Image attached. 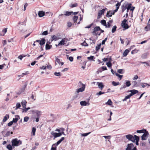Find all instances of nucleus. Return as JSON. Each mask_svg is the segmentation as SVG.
I'll return each mask as SVG.
<instances>
[{
	"label": "nucleus",
	"mask_w": 150,
	"mask_h": 150,
	"mask_svg": "<svg viewBox=\"0 0 150 150\" xmlns=\"http://www.w3.org/2000/svg\"><path fill=\"white\" fill-rule=\"evenodd\" d=\"M16 117H17L15 118H13V119L12 122H13V123H16L18 120V119L20 118L19 116L18 115H16L15 116Z\"/></svg>",
	"instance_id": "16"
},
{
	"label": "nucleus",
	"mask_w": 150,
	"mask_h": 150,
	"mask_svg": "<svg viewBox=\"0 0 150 150\" xmlns=\"http://www.w3.org/2000/svg\"><path fill=\"white\" fill-rule=\"evenodd\" d=\"M106 65L109 67H111L112 65L111 62L110 61H109L107 63Z\"/></svg>",
	"instance_id": "45"
},
{
	"label": "nucleus",
	"mask_w": 150,
	"mask_h": 150,
	"mask_svg": "<svg viewBox=\"0 0 150 150\" xmlns=\"http://www.w3.org/2000/svg\"><path fill=\"white\" fill-rule=\"evenodd\" d=\"M134 137L135 138H134L135 142L136 141V144L137 145H139V137L136 135H134Z\"/></svg>",
	"instance_id": "13"
},
{
	"label": "nucleus",
	"mask_w": 150,
	"mask_h": 150,
	"mask_svg": "<svg viewBox=\"0 0 150 150\" xmlns=\"http://www.w3.org/2000/svg\"><path fill=\"white\" fill-rule=\"evenodd\" d=\"M131 83H130V81H126V82L125 83V85L126 87H129L130 86Z\"/></svg>",
	"instance_id": "32"
},
{
	"label": "nucleus",
	"mask_w": 150,
	"mask_h": 150,
	"mask_svg": "<svg viewBox=\"0 0 150 150\" xmlns=\"http://www.w3.org/2000/svg\"><path fill=\"white\" fill-rule=\"evenodd\" d=\"M117 27L116 25L114 26L112 29V32L114 33L116 30Z\"/></svg>",
	"instance_id": "38"
},
{
	"label": "nucleus",
	"mask_w": 150,
	"mask_h": 150,
	"mask_svg": "<svg viewBox=\"0 0 150 150\" xmlns=\"http://www.w3.org/2000/svg\"><path fill=\"white\" fill-rule=\"evenodd\" d=\"M101 44H100L99 45H98L97 46H96V51H98L100 49V46H101Z\"/></svg>",
	"instance_id": "42"
},
{
	"label": "nucleus",
	"mask_w": 150,
	"mask_h": 150,
	"mask_svg": "<svg viewBox=\"0 0 150 150\" xmlns=\"http://www.w3.org/2000/svg\"><path fill=\"white\" fill-rule=\"evenodd\" d=\"M78 18V16H74L73 17V20L74 23L76 22V21Z\"/></svg>",
	"instance_id": "35"
},
{
	"label": "nucleus",
	"mask_w": 150,
	"mask_h": 150,
	"mask_svg": "<svg viewBox=\"0 0 150 150\" xmlns=\"http://www.w3.org/2000/svg\"><path fill=\"white\" fill-rule=\"evenodd\" d=\"M115 73L116 76H118L119 78H120V80H121L123 76V75L119 74L117 73Z\"/></svg>",
	"instance_id": "44"
},
{
	"label": "nucleus",
	"mask_w": 150,
	"mask_h": 150,
	"mask_svg": "<svg viewBox=\"0 0 150 150\" xmlns=\"http://www.w3.org/2000/svg\"><path fill=\"white\" fill-rule=\"evenodd\" d=\"M94 57V56H91L90 57H87V59L89 60H92L93 59Z\"/></svg>",
	"instance_id": "60"
},
{
	"label": "nucleus",
	"mask_w": 150,
	"mask_h": 150,
	"mask_svg": "<svg viewBox=\"0 0 150 150\" xmlns=\"http://www.w3.org/2000/svg\"><path fill=\"white\" fill-rule=\"evenodd\" d=\"M54 74L57 76H61V73L60 72H55L54 73Z\"/></svg>",
	"instance_id": "54"
},
{
	"label": "nucleus",
	"mask_w": 150,
	"mask_h": 150,
	"mask_svg": "<svg viewBox=\"0 0 150 150\" xmlns=\"http://www.w3.org/2000/svg\"><path fill=\"white\" fill-rule=\"evenodd\" d=\"M78 85L79 87H81L83 85H85L83 84L81 81H79V83H78Z\"/></svg>",
	"instance_id": "57"
},
{
	"label": "nucleus",
	"mask_w": 150,
	"mask_h": 150,
	"mask_svg": "<svg viewBox=\"0 0 150 150\" xmlns=\"http://www.w3.org/2000/svg\"><path fill=\"white\" fill-rule=\"evenodd\" d=\"M132 96L130 94L129 95H127V96H125V98L123 100V101H125L127 99L131 97Z\"/></svg>",
	"instance_id": "36"
},
{
	"label": "nucleus",
	"mask_w": 150,
	"mask_h": 150,
	"mask_svg": "<svg viewBox=\"0 0 150 150\" xmlns=\"http://www.w3.org/2000/svg\"><path fill=\"white\" fill-rule=\"evenodd\" d=\"M57 37L56 36H55V35H53L52 36V41L53 40H54L56 41L57 40Z\"/></svg>",
	"instance_id": "33"
},
{
	"label": "nucleus",
	"mask_w": 150,
	"mask_h": 150,
	"mask_svg": "<svg viewBox=\"0 0 150 150\" xmlns=\"http://www.w3.org/2000/svg\"><path fill=\"white\" fill-rule=\"evenodd\" d=\"M13 122L12 121L8 123V126H10L12 125L13 124Z\"/></svg>",
	"instance_id": "64"
},
{
	"label": "nucleus",
	"mask_w": 150,
	"mask_h": 150,
	"mask_svg": "<svg viewBox=\"0 0 150 150\" xmlns=\"http://www.w3.org/2000/svg\"><path fill=\"white\" fill-rule=\"evenodd\" d=\"M149 23H148V25L144 28L145 30L146 31H148L150 30V24H149Z\"/></svg>",
	"instance_id": "23"
},
{
	"label": "nucleus",
	"mask_w": 150,
	"mask_h": 150,
	"mask_svg": "<svg viewBox=\"0 0 150 150\" xmlns=\"http://www.w3.org/2000/svg\"><path fill=\"white\" fill-rule=\"evenodd\" d=\"M123 70V69H119L117 70V72L120 74H122L123 73L122 72Z\"/></svg>",
	"instance_id": "58"
},
{
	"label": "nucleus",
	"mask_w": 150,
	"mask_h": 150,
	"mask_svg": "<svg viewBox=\"0 0 150 150\" xmlns=\"http://www.w3.org/2000/svg\"><path fill=\"white\" fill-rule=\"evenodd\" d=\"M48 34V32L47 31H44L42 33V35H46Z\"/></svg>",
	"instance_id": "59"
},
{
	"label": "nucleus",
	"mask_w": 150,
	"mask_h": 150,
	"mask_svg": "<svg viewBox=\"0 0 150 150\" xmlns=\"http://www.w3.org/2000/svg\"><path fill=\"white\" fill-rule=\"evenodd\" d=\"M129 92L131 93H130L131 95L132 96L134 94L138 93V91L136 90L133 89L130 90Z\"/></svg>",
	"instance_id": "12"
},
{
	"label": "nucleus",
	"mask_w": 150,
	"mask_h": 150,
	"mask_svg": "<svg viewBox=\"0 0 150 150\" xmlns=\"http://www.w3.org/2000/svg\"><path fill=\"white\" fill-rule=\"evenodd\" d=\"M51 134L54 137V139L61 136V133L60 132L56 133L54 131L52 132Z\"/></svg>",
	"instance_id": "4"
},
{
	"label": "nucleus",
	"mask_w": 150,
	"mask_h": 150,
	"mask_svg": "<svg viewBox=\"0 0 150 150\" xmlns=\"http://www.w3.org/2000/svg\"><path fill=\"white\" fill-rule=\"evenodd\" d=\"M112 14H111V13H110L108 11L107 13L106 16L107 17L109 18L112 16Z\"/></svg>",
	"instance_id": "51"
},
{
	"label": "nucleus",
	"mask_w": 150,
	"mask_h": 150,
	"mask_svg": "<svg viewBox=\"0 0 150 150\" xmlns=\"http://www.w3.org/2000/svg\"><path fill=\"white\" fill-rule=\"evenodd\" d=\"M143 134L142 136V139L143 140H146V137L149 135L148 132L146 130V132H145Z\"/></svg>",
	"instance_id": "5"
},
{
	"label": "nucleus",
	"mask_w": 150,
	"mask_h": 150,
	"mask_svg": "<svg viewBox=\"0 0 150 150\" xmlns=\"http://www.w3.org/2000/svg\"><path fill=\"white\" fill-rule=\"evenodd\" d=\"M50 44V42H47L45 45V49L46 50H49L51 49L52 47V45H50L49 44Z\"/></svg>",
	"instance_id": "10"
},
{
	"label": "nucleus",
	"mask_w": 150,
	"mask_h": 150,
	"mask_svg": "<svg viewBox=\"0 0 150 150\" xmlns=\"http://www.w3.org/2000/svg\"><path fill=\"white\" fill-rule=\"evenodd\" d=\"M7 28H5L2 30V32L4 33L3 35V36H4L5 34L6 33L7 31Z\"/></svg>",
	"instance_id": "55"
},
{
	"label": "nucleus",
	"mask_w": 150,
	"mask_h": 150,
	"mask_svg": "<svg viewBox=\"0 0 150 150\" xmlns=\"http://www.w3.org/2000/svg\"><path fill=\"white\" fill-rule=\"evenodd\" d=\"M6 148L9 150H12V146L10 144H8Z\"/></svg>",
	"instance_id": "39"
},
{
	"label": "nucleus",
	"mask_w": 150,
	"mask_h": 150,
	"mask_svg": "<svg viewBox=\"0 0 150 150\" xmlns=\"http://www.w3.org/2000/svg\"><path fill=\"white\" fill-rule=\"evenodd\" d=\"M61 132H60V133H61V135L62 134H63L64 135H65V134L64 133V131L65 130V129L63 128H61Z\"/></svg>",
	"instance_id": "41"
},
{
	"label": "nucleus",
	"mask_w": 150,
	"mask_h": 150,
	"mask_svg": "<svg viewBox=\"0 0 150 150\" xmlns=\"http://www.w3.org/2000/svg\"><path fill=\"white\" fill-rule=\"evenodd\" d=\"M107 40V38H105V39L103 40L102 42V45H104L105 44V41Z\"/></svg>",
	"instance_id": "61"
},
{
	"label": "nucleus",
	"mask_w": 150,
	"mask_h": 150,
	"mask_svg": "<svg viewBox=\"0 0 150 150\" xmlns=\"http://www.w3.org/2000/svg\"><path fill=\"white\" fill-rule=\"evenodd\" d=\"M57 146L56 144H54L52 146L51 150H56Z\"/></svg>",
	"instance_id": "27"
},
{
	"label": "nucleus",
	"mask_w": 150,
	"mask_h": 150,
	"mask_svg": "<svg viewBox=\"0 0 150 150\" xmlns=\"http://www.w3.org/2000/svg\"><path fill=\"white\" fill-rule=\"evenodd\" d=\"M13 133V132H10V131H8L5 135H3V136L4 137H6L9 136L11 134H12Z\"/></svg>",
	"instance_id": "18"
},
{
	"label": "nucleus",
	"mask_w": 150,
	"mask_h": 150,
	"mask_svg": "<svg viewBox=\"0 0 150 150\" xmlns=\"http://www.w3.org/2000/svg\"><path fill=\"white\" fill-rule=\"evenodd\" d=\"M112 84L114 86H115L119 85L120 84L119 82H116L114 81H113L112 82Z\"/></svg>",
	"instance_id": "29"
},
{
	"label": "nucleus",
	"mask_w": 150,
	"mask_h": 150,
	"mask_svg": "<svg viewBox=\"0 0 150 150\" xmlns=\"http://www.w3.org/2000/svg\"><path fill=\"white\" fill-rule=\"evenodd\" d=\"M85 85H83L81 87L78 89L76 90V91L75 92V94H76L75 97H74V98H77L78 96V93L80 92L83 91L85 89Z\"/></svg>",
	"instance_id": "2"
},
{
	"label": "nucleus",
	"mask_w": 150,
	"mask_h": 150,
	"mask_svg": "<svg viewBox=\"0 0 150 150\" xmlns=\"http://www.w3.org/2000/svg\"><path fill=\"white\" fill-rule=\"evenodd\" d=\"M64 137H62L60 139H59V141H58L57 143H56L57 146L62 141L64 140Z\"/></svg>",
	"instance_id": "20"
},
{
	"label": "nucleus",
	"mask_w": 150,
	"mask_h": 150,
	"mask_svg": "<svg viewBox=\"0 0 150 150\" xmlns=\"http://www.w3.org/2000/svg\"><path fill=\"white\" fill-rule=\"evenodd\" d=\"M105 9H103L102 10H100L98 14V18H100L101 16V15L103 14L105 12Z\"/></svg>",
	"instance_id": "6"
},
{
	"label": "nucleus",
	"mask_w": 150,
	"mask_h": 150,
	"mask_svg": "<svg viewBox=\"0 0 150 150\" xmlns=\"http://www.w3.org/2000/svg\"><path fill=\"white\" fill-rule=\"evenodd\" d=\"M145 83H141V86H142V87L143 88H145L146 86V84H145Z\"/></svg>",
	"instance_id": "62"
},
{
	"label": "nucleus",
	"mask_w": 150,
	"mask_h": 150,
	"mask_svg": "<svg viewBox=\"0 0 150 150\" xmlns=\"http://www.w3.org/2000/svg\"><path fill=\"white\" fill-rule=\"evenodd\" d=\"M38 15L40 17H42L45 15V13L42 11H40L38 12Z\"/></svg>",
	"instance_id": "15"
},
{
	"label": "nucleus",
	"mask_w": 150,
	"mask_h": 150,
	"mask_svg": "<svg viewBox=\"0 0 150 150\" xmlns=\"http://www.w3.org/2000/svg\"><path fill=\"white\" fill-rule=\"evenodd\" d=\"M29 119V117L28 116L25 117L24 118V121L25 122H27Z\"/></svg>",
	"instance_id": "50"
},
{
	"label": "nucleus",
	"mask_w": 150,
	"mask_h": 150,
	"mask_svg": "<svg viewBox=\"0 0 150 150\" xmlns=\"http://www.w3.org/2000/svg\"><path fill=\"white\" fill-rule=\"evenodd\" d=\"M72 13V11L69 12L67 11L65 12L64 14L66 16H69L71 15Z\"/></svg>",
	"instance_id": "22"
},
{
	"label": "nucleus",
	"mask_w": 150,
	"mask_h": 150,
	"mask_svg": "<svg viewBox=\"0 0 150 150\" xmlns=\"http://www.w3.org/2000/svg\"><path fill=\"white\" fill-rule=\"evenodd\" d=\"M101 24L104 26H106V23L105 20H102L101 21Z\"/></svg>",
	"instance_id": "31"
},
{
	"label": "nucleus",
	"mask_w": 150,
	"mask_h": 150,
	"mask_svg": "<svg viewBox=\"0 0 150 150\" xmlns=\"http://www.w3.org/2000/svg\"><path fill=\"white\" fill-rule=\"evenodd\" d=\"M101 30V28L99 26H96L93 29V30H95L96 31H99Z\"/></svg>",
	"instance_id": "40"
},
{
	"label": "nucleus",
	"mask_w": 150,
	"mask_h": 150,
	"mask_svg": "<svg viewBox=\"0 0 150 150\" xmlns=\"http://www.w3.org/2000/svg\"><path fill=\"white\" fill-rule=\"evenodd\" d=\"M129 51L128 50H126L123 54V57H126L128 54Z\"/></svg>",
	"instance_id": "24"
},
{
	"label": "nucleus",
	"mask_w": 150,
	"mask_h": 150,
	"mask_svg": "<svg viewBox=\"0 0 150 150\" xmlns=\"http://www.w3.org/2000/svg\"><path fill=\"white\" fill-rule=\"evenodd\" d=\"M45 41H46L45 38H42L41 40H40L39 44L41 46H42L45 43Z\"/></svg>",
	"instance_id": "17"
},
{
	"label": "nucleus",
	"mask_w": 150,
	"mask_h": 150,
	"mask_svg": "<svg viewBox=\"0 0 150 150\" xmlns=\"http://www.w3.org/2000/svg\"><path fill=\"white\" fill-rule=\"evenodd\" d=\"M36 129L35 127H33L32 128V132L33 133V135H35V133L36 131Z\"/></svg>",
	"instance_id": "43"
},
{
	"label": "nucleus",
	"mask_w": 150,
	"mask_h": 150,
	"mask_svg": "<svg viewBox=\"0 0 150 150\" xmlns=\"http://www.w3.org/2000/svg\"><path fill=\"white\" fill-rule=\"evenodd\" d=\"M105 93L104 92H102L101 91H99V92L97 93L96 94V95L97 96H99L102 95V94H104Z\"/></svg>",
	"instance_id": "46"
},
{
	"label": "nucleus",
	"mask_w": 150,
	"mask_h": 150,
	"mask_svg": "<svg viewBox=\"0 0 150 150\" xmlns=\"http://www.w3.org/2000/svg\"><path fill=\"white\" fill-rule=\"evenodd\" d=\"M65 38L62 39V40L59 43L58 45H64L65 44Z\"/></svg>",
	"instance_id": "25"
},
{
	"label": "nucleus",
	"mask_w": 150,
	"mask_h": 150,
	"mask_svg": "<svg viewBox=\"0 0 150 150\" xmlns=\"http://www.w3.org/2000/svg\"><path fill=\"white\" fill-rule=\"evenodd\" d=\"M126 138L129 140L133 142H135L134 135V136L130 134H129L125 135Z\"/></svg>",
	"instance_id": "3"
},
{
	"label": "nucleus",
	"mask_w": 150,
	"mask_h": 150,
	"mask_svg": "<svg viewBox=\"0 0 150 150\" xmlns=\"http://www.w3.org/2000/svg\"><path fill=\"white\" fill-rule=\"evenodd\" d=\"M91 133V132H89L88 133H86L81 134V136H82L85 137V136H87L90 133Z\"/></svg>",
	"instance_id": "49"
},
{
	"label": "nucleus",
	"mask_w": 150,
	"mask_h": 150,
	"mask_svg": "<svg viewBox=\"0 0 150 150\" xmlns=\"http://www.w3.org/2000/svg\"><path fill=\"white\" fill-rule=\"evenodd\" d=\"M78 4L77 3H75L73 4H72L71 5L70 7L71 8H73L74 7H76L77 6Z\"/></svg>",
	"instance_id": "56"
},
{
	"label": "nucleus",
	"mask_w": 150,
	"mask_h": 150,
	"mask_svg": "<svg viewBox=\"0 0 150 150\" xmlns=\"http://www.w3.org/2000/svg\"><path fill=\"white\" fill-rule=\"evenodd\" d=\"M146 130L145 129L140 130H137V132L139 133H144L145 132H146Z\"/></svg>",
	"instance_id": "30"
},
{
	"label": "nucleus",
	"mask_w": 150,
	"mask_h": 150,
	"mask_svg": "<svg viewBox=\"0 0 150 150\" xmlns=\"http://www.w3.org/2000/svg\"><path fill=\"white\" fill-rule=\"evenodd\" d=\"M21 106V104L20 103H17L16 104V108L15 109L16 110L18 108H19Z\"/></svg>",
	"instance_id": "53"
},
{
	"label": "nucleus",
	"mask_w": 150,
	"mask_h": 150,
	"mask_svg": "<svg viewBox=\"0 0 150 150\" xmlns=\"http://www.w3.org/2000/svg\"><path fill=\"white\" fill-rule=\"evenodd\" d=\"M112 102L110 99H109L108 101L106 103V104L109 105H111L112 104Z\"/></svg>",
	"instance_id": "34"
},
{
	"label": "nucleus",
	"mask_w": 150,
	"mask_h": 150,
	"mask_svg": "<svg viewBox=\"0 0 150 150\" xmlns=\"http://www.w3.org/2000/svg\"><path fill=\"white\" fill-rule=\"evenodd\" d=\"M9 118V115L8 114H6L5 117H4L2 122H1V123H2V122H4L6 121Z\"/></svg>",
	"instance_id": "14"
},
{
	"label": "nucleus",
	"mask_w": 150,
	"mask_h": 150,
	"mask_svg": "<svg viewBox=\"0 0 150 150\" xmlns=\"http://www.w3.org/2000/svg\"><path fill=\"white\" fill-rule=\"evenodd\" d=\"M127 5L125 6L124 5H123L122 7V12H123L124 11L127 9Z\"/></svg>",
	"instance_id": "28"
},
{
	"label": "nucleus",
	"mask_w": 150,
	"mask_h": 150,
	"mask_svg": "<svg viewBox=\"0 0 150 150\" xmlns=\"http://www.w3.org/2000/svg\"><path fill=\"white\" fill-rule=\"evenodd\" d=\"M98 84V87L101 90H102L104 87V85L102 82H97Z\"/></svg>",
	"instance_id": "11"
},
{
	"label": "nucleus",
	"mask_w": 150,
	"mask_h": 150,
	"mask_svg": "<svg viewBox=\"0 0 150 150\" xmlns=\"http://www.w3.org/2000/svg\"><path fill=\"white\" fill-rule=\"evenodd\" d=\"M12 146H18L21 144L22 142L20 140L17 139H15L11 141Z\"/></svg>",
	"instance_id": "1"
},
{
	"label": "nucleus",
	"mask_w": 150,
	"mask_h": 150,
	"mask_svg": "<svg viewBox=\"0 0 150 150\" xmlns=\"http://www.w3.org/2000/svg\"><path fill=\"white\" fill-rule=\"evenodd\" d=\"M57 62L58 64H60V63L61 62L60 61V60L59 59L57 58H56V64H57Z\"/></svg>",
	"instance_id": "48"
},
{
	"label": "nucleus",
	"mask_w": 150,
	"mask_h": 150,
	"mask_svg": "<svg viewBox=\"0 0 150 150\" xmlns=\"http://www.w3.org/2000/svg\"><path fill=\"white\" fill-rule=\"evenodd\" d=\"M80 105L82 106H88L90 105V103L88 102H87L85 101H82L80 102Z\"/></svg>",
	"instance_id": "7"
},
{
	"label": "nucleus",
	"mask_w": 150,
	"mask_h": 150,
	"mask_svg": "<svg viewBox=\"0 0 150 150\" xmlns=\"http://www.w3.org/2000/svg\"><path fill=\"white\" fill-rule=\"evenodd\" d=\"M103 137L106 139H110V136H103Z\"/></svg>",
	"instance_id": "63"
},
{
	"label": "nucleus",
	"mask_w": 150,
	"mask_h": 150,
	"mask_svg": "<svg viewBox=\"0 0 150 150\" xmlns=\"http://www.w3.org/2000/svg\"><path fill=\"white\" fill-rule=\"evenodd\" d=\"M121 5V2H118L115 5V6L117 7L116 8V9L114 10V11L115 12H117L118 11L119 6Z\"/></svg>",
	"instance_id": "19"
},
{
	"label": "nucleus",
	"mask_w": 150,
	"mask_h": 150,
	"mask_svg": "<svg viewBox=\"0 0 150 150\" xmlns=\"http://www.w3.org/2000/svg\"><path fill=\"white\" fill-rule=\"evenodd\" d=\"M127 21L126 19H124L122 22L121 23V25L122 27L123 25H124L125 24H126V22H127Z\"/></svg>",
	"instance_id": "37"
},
{
	"label": "nucleus",
	"mask_w": 150,
	"mask_h": 150,
	"mask_svg": "<svg viewBox=\"0 0 150 150\" xmlns=\"http://www.w3.org/2000/svg\"><path fill=\"white\" fill-rule=\"evenodd\" d=\"M24 109H22V112L23 113V112H27V111L29 109H30V107H28L27 108H26L25 107V108H24Z\"/></svg>",
	"instance_id": "26"
},
{
	"label": "nucleus",
	"mask_w": 150,
	"mask_h": 150,
	"mask_svg": "<svg viewBox=\"0 0 150 150\" xmlns=\"http://www.w3.org/2000/svg\"><path fill=\"white\" fill-rule=\"evenodd\" d=\"M27 103V102L25 100L22 101L21 105L23 108H25L26 107Z\"/></svg>",
	"instance_id": "21"
},
{
	"label": "nucleus",
	"mask_w": 150,
	"mask_h": 150,
	"mask_svg": "<svg viewBox=\"0 0 150 150\" xmlns=\"http://www.w3.org/2000/svg\"><path fill=\"white\" fill-rule=\"evenodd\" d=\"M81 45L82 46H88V44H87L85 41L81 43Z\"/></svg>",
	"instance_id": "52"
},
{
	"label": "nucleus",
	"mask_w": 150,
	"mask_h": 150,
	"mask_svg": "<svg viewBox=\"0 0 150 150\" xmlns=\"http://www.w3.org/2000/svg\"><path fill=\"white\" fill-rule=\"evenodd\" d=\"M34 114L35 116V117H40L41 115V112L39 111L36 110L34 112Z\"/></svg>",
	"instance_id": "9"
},
{
	"label": "nucleus",
	"mask_w": 150,
	"mask_h": 150,
	"mask_svg": "<svg viewBox=\"0 0 150 150\" xmlns=\"http://www.w3.org/2000/svg\"><path fill=\"white\" fill-rule=\"evenodd\" d=\"M134 147V145L132 143L129 144H127V148L125 150H131L132 147Z\"/></svg>",
	"instance_id": "8"
},
{
	"label": "nucleus",
	"mask_w": 150,
	"mask_h": 150,
	"mask_svg": "<svg viewBox=\"0 0 150 150\" xmlns=\"http://www.w3.org/2000/svg\"><path fill=\"white\" fill-rule=\"evenodd\" d=\"M122 27H123V28L125 29H127L129 28V26L128 25L127 23H126V24L123 25Z\"/></svg>",
	"instance_id": "47"
}]
</instances>
